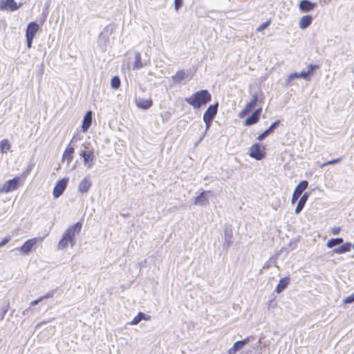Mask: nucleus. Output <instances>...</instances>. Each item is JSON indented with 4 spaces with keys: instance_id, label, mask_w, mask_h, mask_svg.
I'll return each mask as SVG.
<instances>
[{
    "instance_id": "nucleus-40",
    "label": "nucleus",
    "mask_w": 354,
    "mask_h": 354,
    "mask_svg": "<svg viewBox=\"0 0 354 354\" xmlns=\"http://www.w3.org/2000/svg\"><path fill=\"white\" fill-rule=\"evenodd\" d=\"M34 38L32 37H26L27 40V46L28 48H30L32 46V42Z\"/></svg>"
},
{
    "instance_id": "nucleus-23",
    "label": "nucleus",
    "mask_w": 354,
    "mask_h": 354,
    "mask_svg": "<svg viewBox=\"0 0 354 354\" xmlns=\"http://www.w3.org/2000/svg\"><path fill=\"white\" fill-rule=\"evenodd\" d=\"M308 195L305 193L299 199L298 203H297V205L296 207V209H295V213L296 214H299L301 210L302 209L304 208L307 200H308Z\"/></svg>"
},
{
    "instance_id": "nucleus-10",
    "label": "nucleus",
    "mask_w": 354,
    "mask_h": 354,
    "mask_svg": "<svg viewBox=\"0 0 354 354\" xmlns=\"http://www.w3.org/2000/svg\"><path fill=\"white\" fill-rule=\"evenodd\" d=\"M74 153V147H72L71 144H68L63 152L62 157V162H66L67 165H69L73 159Z\"/></svg>"
},
{
    "instance_id": "nucleus-21",
    "label": "nucleus",
    "mask_w": 354,
    "mask_h": 354,
    "mask_svg": "<svg viewBox=\"0 0 354 354\" xmlns=\"http://www.w3.org/2000/svg\"><path fill=\"white\" fill-rule=\"evenodd\" d=\"M289 283L290 278L288 277L281 279L276 287L275 291L277 293L281 292L288 286Z\"/></svg>"
},
{
    "instance_id": "nucleus-5",
    "label": "nucleus",
    "mask_w": 354,
    "mask_h": 354,
    "mask_svg": "<svg viewBox=\"0 0 354 354\" xmlns=\"http://www.w3.org/2000/svg\"><path fill=\"white\" fill-rule=\"evenodd\" d=\"M41 238L35 237L32 239H28L26 241L23 245L18 249L20 252L23 254H29L32 250L35 248V245L37 243H41Z\"/></svg>"
},
{
    "instance_id": "nucleus-34",
    "label": "nucleus",
    "mask_w": 354,
    "mask_h": 354,
    "mask_svg": "<svg viewBox=\"0 0 354 354\" xmlns=\"http://www.w3.org/2000/svg\"><path fill=\"white\" fill-rule=\"evenodd\" d=\"M353 301H354V292L351 295L346 297L344 299L343 303L344 304H351Z\"/></svg>"
},
{
    "instance_id": "nucleus-7",
    "label": "nucleus",
    "mask_w": 354,
    "mask_h": 354,
    "mask_svg": "<svg viewBox=\"0 0 354 354\" xmlns=\"http://www.w3.org/2000/svg\"><path fill=\"white\" fill-rule=\"evenodd\" d=\"M258 100H259V97H258V95L256 93L254 95H252V97L251 98V100H250V102H248L245 106H244V108L243 109V110H241L239 113V117L240 118H243L245 115H247L250 112L252 111V110L256 106V105L257 104V102H258Z\"/></svg>"
},
{
    "instance_id": "nucleus-3",
    "label": "nucleus",
    "mask_w": 354,
    "mask_h": 354,
    "mask_svg": "<svg viewBox=\"0 0 354 354\" xmlns=\"http://www.w3.org/2000/svg\"><path fill=\"white\" fill-rule=\"evenodd\" d=\"M22 184V180L20 177L17 176L14 178L6 181L2 187L1 188L0 192L8 193L16 190Z\"/></svg>"
},
{
    "instance_id": "nucleus-24",
    "label": "nucleus",
    "mask_w": 354,
    "mask_h": 354,
    "mask_svg": "<svg viewBox=\"0 0 354 354\" xmlns=\"http://www.w3.org/2000/svg\"><path fill=\"white\" fill-rule=\"evenodd\" d=\"M319 68L318 65L310 64L308 66V71H306V72L302 71L301 73H299L300 78H304V79L308 80L309 75L313 73V70L315 68Z\"/></svg>"
},
{
    "instance_id": "nucleus-37",
    "label": "nucleus",
    "mask_w": 354,
    "mask_h": 354,
    "mask_svg": "<svg viewBox=\"0 0 354 354\" xmlns=\"http://www.w3.org/2000/svg\"><path fill=\"white\" fill-rule=\"evenodd\" d=\"M294 78H300L299 73H292L288 77V82L289 83Z\"/></svg>"
},
{
    "instance_id": "nucleus-18",
    "label": "nucleus",
    "mask_w": 354,
    "mask_h": 354,
    "mask_svg": "<svg viewBox=\"0 0 354 354\" xmlns=\"http://www.w3.org/2000/svg\"><path fill=\"white\" fill-rule=\"evenodd\" d=\"M91 181L88 177H85L79 184L78 190L84 194L86 193L91 187Z\"/></svg>"
},
{
    "instance_id": "nucleus-27",
    "label": "nucleus",
    "mask_w": 354,
    "mask_h": 354,
    "mask_svg": "<svg viewBox=\"0 0 354 354\" xmlns=\"http://www.w3.org/2000/svg\"><path fill=\"white\" fill-rule=\"evenodd\" d=\"M143 66V64L141 60V55L140 53H136L135 55V62L133 65V69H139Z\"/></svg>"
},
{
    "instance_id": "nucleus-38",
    "label": "nucleus",
    "mask_w": 354,
    "mask_h": 354,
    "mask_svg": "<svg viewBox=\"0 0 354 354\" xmlns=\"http://www.w3.org/2000/svg\"><path fill=\"white\" fill-rule=\"evenodd\" d=\"M341 231V227H333L331 229V233L333 234V235H337Z\"/></svg>"
},
{
    "instance_id": "nucleus-17",
    "label": "nucleus",
    "mask_w": 354,
    "mask_h": 354,
    "mask_svg": "<svg viewBox=\"0 0 354 354\" xmlns=\"http://www.w3.org/2000/svg\"><path fill=\"white\" fill-rule=\"evenodd\" d=\"M316 6L315 3H312L308 0H302L299 3V8L302 12H309L313 10Z\"/></svg>"
},
{
    "instance_id": "nucleus-28",
    "label": "nucleus",
    "mask_w": 354,
    "mask_h": 354,
    "mask_svg": "<svg viewBox=\"0 0 354 354\" xmlns=\"http://www.w3.org/2000/svg\"><path fill=\"white\" fill-rule=\"evenodd\" d=\"M343 239L342 238H335V239H331L328 241L326 243V246L328 248H332L334 246L339 245L340 243H343Z\"/></svg>"
},
{
    "instance_id": "nucleus-44",
    "label": "nucleus",
    "mask_w": 354,
    "mask_h": 354,
    "mask_svg": "<svg viewBox=\"0 0 354 354\" xmlns=\"http://www.w3.org/2000/svg\"><path fill=\"white\" fill-rule=\"evenodd\" d=\"M1 245H0V247H1Z\"/></svg>"
},
{
    "instance_id": "nucleus-39",
    "label": "nucleus",
    "mask_w": 354,
    "mask_h": 354,
    "mask_svg": "<svg viewBox=\"0 0 354 354\" xmlns=\"http://www.w3.org/2000/svg\"><path fill=\"white\" fill-rule=\"evenodd\" d=\"M10 241V237L6 236V237L3 238V240L0 242V245L1 246H3V245L7 244Z\"/></svg>"
},
{
    "instance_id": "nucleus-30",
    "label": "nucleus",
    "mask_w": 354,
    "mask_h": 354,
    "mask_svg": "<svg viewBox=\"0 0 354 354\" xmlns=\"http://www.w3.org/2000/svg\"><path fill=\"white\" fill-rule=\"evenodd\" d=\"M145 319V314L142 313H139L129 323L131 325H136L138 324L142 319Z\"/></svg>"
},
{
    "instance_id": "nucleus-26",
    "label": "nucleus",
    "mask_w": 354,
    "mask_h": 354,
    "mask_svg": "<svg viewBox=\"0 0 354 354\" xmlns=\"http://www.w3.org/2000/svg\"><path fill=\"white\" fill-rule=\"evenodd\" d=\"M10 149V144L7 139L0 141V153H7Z\"/></svg>"
},
{
    "instance_id": "nucleus-33",
    "label": "nucleus",
    "mask_w": 354,
    "mask_h": 354,
    "mask_svg": "<svg viewBox=\"0 0 354 354\" xmlns=\"http://www.w3.org/2000/svg\"><path fill=\"white\" fill-rule=\"evenodd\" d=\"M342 158H335V159H333V160H329L326 162H324L322 165H321V167H324L326 165H334V164H336V163H338L341 160H342Z\"/></svg>"
},
{
    "instance_id": "nucleus-14",
    "label": "nucleus",
    "mask_w": 354,
    "mask_h": 354,
    "mask_svg": "<svg viewBox=\"0 0 354 354\" xmlns=\"http://www.w3.org/2000/svg\"><path fill=\"white\" fill-rule=\"evenodd\" d=\"M250 341V337H248L241 341H238L228 350V354H235L238 351L242 349L243 346Z\"/></svg>"
},
{
    "instance_id": "nucleus-12",
    "label": "nucleus",
    "mask_w": 354,
    "mask_h": 354,
    "mask_svg": "<svg viewBox=\"0 0 354 354\" xmlns=\"http://www.w3.org/2000/svg\"><path fill=\"white\" fill-rule=\"evenodd\" d=\"M261 108L255 110L250 116H249L244 122L245 126H250L257 123L261 113Z\"/></svg>"
},
{
    "instance_id": "nucleus-36",
    "label": "nucleus",
    "mask_w": 354,
    "mask_h": 354,
    "mask_svg": "<svg viewBox=\"0 0 354 354\" xmlns=\"http://www.w3.org/2000/svg\"><path fill=\"white\" fill-rule=\"evenodd\" d=\"M182 4L183 0H174V6L176 10H178V9L182 6Z\"/></svg>"
},
{
    "instance_id": "nucleus-22",
    "label": "nucleus",
    "mask_w": 354,
    "mask_h": 354,
    "mask_svg": "<svg viewBox=\"0 0 354 354\" xmlns=\"http://www.w3.org/2000/svg\"><path fill=\"white\" fill-rule=\"evenodd\" d=\"M351 243L349 242H346L342 245L340 247L335 248L333 252L335 254H344L351 251Z\"/></svg>"
},
{
    "instance_id": "nucleus-35",
    "label": "nucleus",
    "mask_w": 354,
    "mask_h": 354,
    "mask_svg": "<svg viewBox=\"0 0 354 354\" xmlns=\"http://www.w3.org/2000/svg\"><path fill=\"white\" fill-rule=\"evenodd\" d=\"M269 130H266L264 132H263L261 134H260L258 138H257V140L261 141L262 140H263L266 137H267L269 134Z\"/></svg>"
},
{
    "instance_id": "nucleus-1",
    "label": "nucleus",
    "mask_w": 354,
    "mask_h": 354,
    "mask_svg": "<svg viewBox=\"0 0 354 354\" xmlns=\"http://www.w3.org/2000/svg\"><path fill=\"white\" fill-rule=\"evenodd\" d=\"M82 229V223L77 222L70 226L63 234L62 239L57 244L59 250H64L68 247V244L73 246L75 243V235L79 234Z\"/></svg>"
},
{
    "instance_id": "nucleus-15",
    "label": "nucleus",
    "mask_w": 354,
    "mask_h": 354,
    "mask_svg": "<svg viewBox=\"0 0 354 354\" xmlns=\"http://www.w3.org/2000/svg\"><path fill=\"white\" fill-rule=\"evenodd\" d=\"M135 103L138 108L146 110L149 109L153 105V100L151 98H138L136 100Z\"/></svg>"
},
{
    "instance_id": "nucleus-29",
    "label": "nucleus",
    "mask_w": 354,
    "mask_h": 354,
    "mask_svg": "<svg viewBox=\"0 0 354 354\" xmlns=\"http://www.w3.org/2000/svg\"><path fill=\"white\" fill-rule=\"evenodd\" d=\"M205 201H206V192H203L200 194V195H198L197 197H196L194 203L196 205L203 204Z\"/></svg>"
},
{
    "instance_id": "nucleus-16",
    "label": "nucleus",
    "mask_w": 354,
    "mask_h": 354,
    "mask_svg": "<svg viewBox=\"0 0 354 354\" xmlns=\"http://www.w3.org/2000/svg\"><path fill=\"white\" fill-rule=\"evenodd\" d=\"M39 29V26L37 23L34 21L29 23L26 31V37L34 38Z\"/></svg>"
},
{
    "instance_id": "nucleus-41",
    "label": "nucleus",
    "mask_w": 354,
    "mask_h": 354,
    "mask_svg": "<svg viewBox=\"0 0 354 354\" xmlns=\"http://www.w3.org/2000/svg\"><path fill=\"white\" fill-rule=\"evenodd\" d=\"M279 124V121L274 122L268 129L269 132H270L277 124Z\"/></svg>"
},
{
    "instance_id": "nucleus-4",
    "label": "nucleus",
    "mask_w": 354,
    "mask_h": 354,
    "mask_svg": "<svg viewBox=\"0 0 354 354\" xmlns=\"http://www.w3.org/2000/svg\"><path fill=\"white\" fill-rule=\"evenodd\" d=\"M266 154V147L259 143L253 144L250 148V156L257 160H261L264 158Z\"/></svg>"
},
{
    "instance_id": "nucleus-20",
    "label": "nucleus",
    "mask_w": 354,
    "mask_h": 354,
    "mask_svg": "<svg viewBox=\"0 0 354 354\" xmlns=\"http://www.w3.org/2000/svg\"><path fill=\"white\" fill-rule=\"evenodd\" d=\"M313 17L310 15L303 16L299 22V28L302 30L307 28L313 21Z\"/></svg>"
},
{
    "instance_id": "nucleus-2",
    "label": "nucleus",
    "mask_w": 354,
    "mask_h": 354,
    "mask_svg": "<svg viewBox=\"0 0 354 354\" xmlns=\"http://www.w3.org/2000/svg\"><path fill=\"white\" fill-rule=\"evenodd\" d=\"M212 100V95L207 90H201L195 92L185 101L195 109H200L202 106L206 105Z\"/></svg>"
},
{
    "instance_id": "nucleus-8",
    "label": "nucleus",
    "mask_w": 354,
    "mask_h": 354,
    "mask_svg": "<svg viewBox=\"0 0 354 354\" xmlns=\"http://www.w3.org/2000/svg\"><path fill=\"white\" fill-rule=\"evenodd\" d=\"M68 183V178H63L56 183V185L54 187L53 192L54 198H57L64 193V190L67 187Z\"/></svg>"
},
{
    "instance_id": "nucleus-11",
    "label": "nucleus",
    "mask_w": 354,
    "mask_h": 354,
    "mask_svg": "<svg viewBox=\"0 0 354 354\" xmlns=\"http://www.w3.org/2000/svg\"><path fill=\"white\" fill-rule=\"evenodd\" d=\"M18 6L15 0H1L0 1V10H10L15 11L19 9Z\"/></svg>"
},
{
    "instance_id": "nucleus-13",
    "label": "nucleus",
    "mask_w": 354,
    "mask_h": 354,
    "mask_svg": "<svg viewBox=\"0 0 354 354\" xmlns=\"http://www.w3.org/2000/svg\"><path fill=\"white\" fill-rule=\"evenodd\" d=\"M80 155L83 158L84 165L89 167L93 165V162L95 158L93 150L82 151Z\"/></svg>"
},
{
    "instance_id": "nucleus-43",
    "label": "nucleus",
    "mask_w": 354,
    "mask_h": 354,
    "mask_svg": "<svg viewBox=\"0 0 354 354\" xmlns=\"http://www.w3.org/2000/svg\"><path fill=\"white\" fill-rule=\"evenodd\" d=\"M352 354H354V352Z\"/></svg>"
},
{
    "instance_id": "nucleus-6",
    "label": "nucleus",
    "mask_w": 354,
    "mask_h": 354,
    "mask_svg": "<svg viewBox=\"0 0 354 354\" xmlns=\"http://www.w3.org/2000/svg\"><path fill=\"white\" fill-rule=\"evenodd\" d=\"M218 106V103H216L215 104L213 105H210L204 113L203 121L206 124L207 129H208L210 127L213 119L214 118L217 113Z\"/></svg>"
},
{
    "instance_id": "nucleus-19",
    "label": "nucleus",
    "mask_w": 354,
    "mask_h": 354,
    "mask_svg": "<svg viewBox=\"0 0 354 354\" xmlns=\"http://www.w3.org/2000/svg\"><path fill=\"white\" fill-rule=\"evenodd\" d=\"M91 122H92V111H88L85 114L83 121H82V129L84 132L87 131L88 128L91 125Z\"/></svg>"
},
{
    "instance_id": "nucleus-9",
    "label": "nucleus",
    "mask_w": 354,
    "mask_h": 354,
    "mask_svg": "<svg viewBox=\"0 0 354 354\" xmlns=\"http://www.w3.org/2000/svg\"><path fill=\"white\" fill-rule=\"evenodd\" d=\"M308 183L306 180L301 181L296 187L292 196L291 203L294 204L301 195L302 192L307 188Z\"/></svg>"
},
{
    "instance_id": "nucleus-42",
    "label": "nucleus",
    "mask_w": 354,
    "mask_h": 354,
    "mask_svg": "<svg viewBox=\"0 0 354 354\" xmlns=\"http://www.w3.org/2000/svg\"><path fill=\"white\" fill-rule=\"evenodd\" d=\"M42 299H43V297H40V298H39V299H36V300H35V301H32L30 303L31 306H34V305L37 304H38V302H39Z\"/></svg>"
},
{
    "instance_id": "nucleus-31",
    "label": "nucleus",
    "mask_w": 354,
    "mask_h": 354,
    "mask_svg": "<svg viewBox=\"0 0 354 354\" xmlns=\"http://www.w3.org/2000/svg\"><path fill=\"white\" fill-rule=\"evenodd\" d=\"M111 87L114 89H118L120 86V80L118 76L113 77L111 80Z\"/></svg>"
},
{
    "instance_id": "nucleus-32",
    "label": "nucleus",
    "mask_w": 354,
    "mask_h": 354,
    "mask_svg": "<svg viewBox=\"0 0 354 354\" xmlns=\"http://www.w3.org/2000/svg\"><path fill=\"white\" fill-rule=\"evenodd\" d=\"M271 24V19H268L267 21L261 24L257 28V32H261L263 31L264 29H266L267 27H268Z\"/></svg>"
},
{
    "instance_id": "nucleus-25",
    "label": "nucleus",
    "mask_w": 354,
    "mask_h": 354,
    "mask_svg": "<svg viewBox=\"0 0 354 354\" xmlns=\"http://www.w3.org/2000/svg\"><path fill=\"white\" fill-rule=\"evenodd\" d=\"M186 73L183 70H180L178 71L176 73L172 76V80L174 82H180L186 77Z\"/></svg>"
}]
</instances>
